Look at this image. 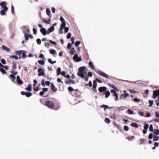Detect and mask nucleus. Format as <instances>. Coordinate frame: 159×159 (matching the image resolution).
<instances>
[{"label":"nucleus","instance_id":"nucleus-57","mask_svg":"<svg viewBox=\"0 0 159 159\" xmlns=\"http://www.w3.org/2000/svg\"><path fill=\"white\" fill-rule=\"evenodd\" d=\"M153 101H151V100H149V106L151 107L153 105Z\"/></svg>","mask_w":159,"mask_h":159},{"label":"nucleus","instance_id":"nucleus-38","mask_svg":"<svg viewBox=\"0 0 159 159\" xmlns=\"http://www.w3.org/2000/svg\"><path fill=\"white\" fill-rule=\"evenodd\" d=\"M140 141V144L141 145L145 141L146 139H139Z\"/></svg>","mask_w":159,"mask_h":159},{"label":"nucleus","instance_id":"nucleus-43","mask_svg":"<svg viewBox=\"0 0 159 159\" xmlns=\"http://www.w3.org/2000/svg\"><path fill=\"white\" fill-rule=\"evenodd\" d=\"M153 139L154 140L157 141L159 139V137L157 136H153Z\"/></svg>","mask_w":159,"mask_h":159},{"label":"nucleus","instance_id":"nucleus-51","mask_svg":"<svg viewBox=\"0 0 159 159\" xmlns=\"http://www.w3.org/2000/svg\"><path fill=\"white\" fill-rule=\"evenodd\" d=\"M5 2H4L2 1L0 3V6H2V7L5 6Z\"/></svg>","mask_w":159,"mask_h":159},{"label":"nucleus","instance_id":"nucleus-48","mask_svg":"<svg viewBox=\"0 0 159 159\" xmlns=\"http://www.w3.org/2000/svg\"><path fill=\"white\" fill-rule=\"evenodd\" d=\"M148 127H149L148 124H145V125L144 126V129H145L147 130L148 129Z\"/></svg>","mask_w":159,"mask_h":159},{"label":"nucleus","instance_id":"nucleus-64","mask_svg":"<svg viewBox=\"0 0 159 159\" xmlns=\"http://www.w3.org/2000/svg\"><path fill=\"white\" fill-rule=\"evenodd\" d=\"M155 116L156 117L159 118V114L157 111L155 112Z\"/></svg>","mask_w":159,"mask_h":159},{"label":"nucleus","instance_id":"nucleus-33","mask_svg":"<svg viewBox=\"0 0 159 159\" xmlns=\"http://www.w3.org/2000/svg\"><path fill=\"white\" fill-rule=\"evenodd\" d=\"M48 62L49 63H50L51 64H53L55 63H56V61H53L51 59H48Z\"/></svg>","mask_w":159,"mask_h":159},{"label":"nucleus","instance_id":"nucleus-1","mask_svg":"<svg viewBox=\"0 0 159 159\" xmlns=\"http://www.w3.org/2000/svg\"><path fill=\"white\" fill-rule=\"evenodd\" d=\"M85 66H82L79 68L78 73V75L81 78H84L86 81H88L89 77L87 74L85 76Z\"/></svg>","mask_w":159,"mask_h":159},{"label":"nucleus","instance_id":"nucleus-50","mask_svg":"<svg viewBox=\"0 0 159 159\" xmlns=\"http://www.w3.org/2000/svg\"><path fill=\"white\" fill-rule=\"evenodd\" d=\"M127 111L129 114H132L133 113V111L130 109H129L127 110Z\"/></svg>","mask_w":159,"mask_h":159},{"label":"nucleus","instance_id":"nucleus-39","mask_svg":"<svg viewBox=\"0 0 159 159\" xmlns=\"http://www.w3.org/2000/svg\"><path fill=\"white\" fill-rule=\"evenodd\" d=\"M46 12L47 15L48 16H49L50 15V11L48 8H47L46 9Z\"/></svg>","mask_w":159,"mask_h":159},{"label":"nucleus","instance_id":"nucleus-37","mask_svg":"<svg viewBox=\"0 0 159 159\" xmlns=\"http://www.w3.org/2000/svg\"><path fill=\"white\" fill-rule=\"evenodd\" d=\"M61 69L60 67H59L58 68V69L57 70V75H59L61 74Z\"/></svg>","mask_w":159,"mask_h":159},{"label":"nucleus","instance_id":"nucleus-29","mask_svg":"<svg viewBox=\"0 0 159 159\" xmlns=\"http://www.w3.org/2000/svg\"><path fill=\"white\" fill-rule=\"evenodd\" d=\"M124 92L125 93L122 94V96L124 97V98H125L128 96L129 95V94L128 93H126V91H124Z\"/></svg>","mask_w":159,"mask_h":159},{"label":"nucleus","instance_id":"nucleus-34","mask_svg":"<svg viewBox=\"0 0 159 159\" xmlns=\"http://www.w3.org/2000/svg\"><path fill=\"white\" fill-rule=\"evenodd\" d=\"M153 131L154 134L156 135L159 134V129H154Z\"/></svg>","mask_w":159,"mask_h":159},{"label":"nucleus","instance_id":"nucleus-13","mask_svg":"<svg viewBox=\"0 0 159 159\" xmlns=\"http://www.w3.org/2000/svg\"><path fill=\"white\" fill-rule=\"evenodd\" d=\"M22 52V50L16 51H15V54L19 56V57H18L19 59H20L21 58V54Z\"/></svg>","mask_w":159,"mask_h":159},{"label":"nucleus","instance_id":"nucleus-18","mask_svg":"<svg viewBox=\"0 0 159 159\" xmlns=\"http://www.w3.org/2000/svg\"><path fill=\"white\" fill-rule=\"evenodd\" d=\"M16 62L14 61L12 62V68L13 70H14L16 69L17 67L16 66Z\"/></svg>","mask_w":159,"mask_h":159},{"label":"nucleus","instance_id":"nucleus-52","mask_svg":"<svg viewBox=\"0 0 159 159\" xmlns=\"http://www.w3.org/2000/svg\"><path fill=\"white\" fill-rule=\"evenodd\" d=\"M49 42L52 44H53L55 45H57V43L56 42H54L51 40H50L49 41Z\"/></svg>","mask_w":159,"mask_h":159},{"label":"nucleus","instance_id":"nucleus-9","mask_svg":"<svg viewBox=\"0 0 159 159\" xmlns=\"http://www.w3.org/2000/svg\"><path fill=\"white\" fill-rule=\"evenodd\" d=\"M2 7L3 9L1 10L0 11V13L2 15H4L6 13L5 11H7V10L8 8L6 6H4Z\"/></svg>","mask_w":159,"mask_h":159},{"label":"nucleus","instance_id":"nucleus-14","mask_svg":"<svg viewBox=\"0 0 159 159\" xmlns=\"http://www.w3.org/2000/svg\"><path fill=\"white\" fill-rule=\"evenodd\" d=\"M60 20H61L62 22V24L61 25H62V26H66V23L65 21L62 16H61L60 17Z\"/></svg>","mask_w":159,"mask_h":159},{"label":"nucleus","instance_id":"nucleus-47","mask_svg":"<svg viewBox=\"0 0 159 159\" xmlns=\"http://www.w3.org/2000/svg\"><path fill=\"white\" fill-rule=\"evenodd\" d=\"M10 58H14L15 59L17 60L18 59V57L16 56H11L10 57Z\"/></svg>","mask_w":159,"mask_h":159},{"label":"nucleus","instance_id":"nucleus-60","mask_svg":"<svg viewBox=\"0 0 159 159\" xmlns=\"http://www.w3.org/2000/svg\"><path fill=\"white\" fill-rule=\"evenodd\" d=\"M134 101L135 102H139L140 101V99L137 98H134Z\"/></svg>","mask_w":159,"mask_h":159},{"label":"nucleus","instance_id":"nucleus-11","mask_svg":"<svg viewBox=\"0 0 159 159\" xmlns=\"http://www.w3.org/2000/svg\"><path fill=\"white\" fill-rule=\"evenodd\" d=\"M107 89V88L106 87L103 86L99 88L98 91L100 92H105Z\"/></svg>","mask_w":159,"mask_h":159},{"label":"nucleus","instance_id":"nucleus-5","mask_svg":"<svg viewBox=\"0 0 159 159\" xmlns=\"http://www.w3.org/2000/svg\"><path fill=\"white\" fill-rule=\"evenodd\" d=\"M73 59L74 61H76V62H79L82 60V58L80 57H78V55L75 54L73 57Z\"/></svg>","mask_w":159,"mask_h":159},{"label":"nucleus","instance_id":"nucleus-2","mask_svg":"<svg viewBox=\"0 0 159 159\" xmlns=\"http://www.w3.org/2000/svg\"><path fill=\"white\" fill-rule=\"evenodd\" d=\"M45 105L51 109L57 110L59 108V106H57L56 107L54 104L52 102H51L49 100L45 102Z\"/></svg>","mask_w":159,"mask_h":159},{"label":"nucleus","instance_id":"nucleus-28","mask_svg":"<svg viewBox=\"0 0 159 159\" xmlns=\"http://www.w3.org/2000/svg\"><path fill=\"white\" fill-rule=\"evenodd\" d=\"M26 89L29 91H31L32 90V86L31 84H29L28 85L27 88H26Z\"/></svg>","mask_w":159,"mask_h":159},{"label":"nucleus","instance_id":"nucleus-56","mask_svg":"<svg viewBox=\"0 0 159 159\" xmlns=\"http://www.w3.org/2000/svg\"><path fill=\"white\" fill-rule=\"evenodd\" d=\"M51 82L49 81H46L45 82V85L48 86H49Z\"/></svg>","mask_w":159,"mask_h":159},{"label":"nucleus","instance_id":"nucleus-62","mask_svg":"<svg viewBox=\"0 0 159 159\" xmlns=\"http://www.w3.org/2000/svg\"><path fill=\"white\" fill-rule=\"evenodd\" d=\"M71 46H72V45H71V44H70V43H69L68 44L67 47L68 49H70L71 48Z\"/></svg>","mask_w":159,"mask_h":159},{"label":"nucleus","instance_id":"nucleus-61","mask_svg":"<svg viewBox=\"0 0 159 159\" xmlns=\"http://www.w3.org/2000/svg\"><path fill=\"white\" fill-rule=\"evenodd\" d=\"M1 62L3 64H6V61L4 59H2L1 60Z\"/></svg>","mask_w":159,"mask_h":159},{"label":"nucleus","instance_id":"nucleus-7","mask_svg":"<svg viewBox=\"0 0 159 159\" xmlns=\"http://www.w3.org/2000/svg\"><path fill=\"white\" fill-rule=\"evenodd\" d=\"M11 73H12L13 74H11L10 77L13 80H14L16 79V77L14 75H16L17 74V72L15 70H13L11 71Z\"/></svg>","mask_w":159,"mask_h":159},{"label":"nucleus","instance_id":"nucleus-45","mask_svg":"<svg viewBox=\"0 0 159 159\" xmlns=\"http://www.w3.org/2000/svg\"><path fill=\"white\" fill-rule=\"evenodd\" d=\"M124 129L125 131H128L129 129V128L128 126L125 125L124 127Z\"/></svg>","mask_w":159,"mask_h":159},{"label":"nucleus","instance_id":"nucleus-12","mask_svg":"<svg viewBox=\"0 0 159 159\" xmlns=\"http://www.w3.org/2000/svg\"><path fill=\"white\" fill-rule=\"evenodd\" d=\"M40 32L44 35H45L47 34V31H46L45 28H42L40 30Z\"/></svg>","mask_w":159,"mask_h":159},{"label":"nucleus","instance_id":"nucleus-55","mask_svg":"<svg viewBox=\"0 0 159 159\" xmlns=\"http://www.w3.org/2000/svg\"><path fill=\"white\" fill-rule=\"evenodd\" d=\"M68 90L70 92H72L74 91V89L71 87H69L68 88Z\"/></svg>","mask_w":159,"mask_h":159},{"label":"nucleus","instance_id":"nucleus-41","mask_svg":"<svg viewBox=\"0 0 159 159\" xmlns=\"http://www.w3.org/2000/svg\"><path fill=\"white\" fill-rule=\"evenodd\" d=\"M21 55H22V57L23 58L26 57V53H25V51H22V52Z\"/></svg>","mask_w":159,"mask_h":159},{"label":"nucleus","instance_id":"nucleus-6","mask_svg":"<svg viewBox=\"0 0 159 159\" xmlns=\"http://www.w3.org/2000/svg\"><path fill=\"white\" fill-rule=\"evenodd\" d=\"M159 96V89H157L153 91V94L152 97L154 99H155L157 98V97Z\"/></svg>","mask_w":159,"mask_h":159},{"label":"nucleus","instance_id":"nucleus-46","mask_svg":"<svg viewBox=\"0 0 159 159\" xmlns=\"http://www.w3.org/2000/svg\"><path fill=\"white\" fill-rule=\"evenodd\" d=\"M11 11L12 13L13 14H14V6L12 5L11 7Z\"/></svg>","mask_w":159,"mask_h":159},{"label":"nucleus","instance_id":"nucleus-16","mask_svg":"<svg viewBox=\"0 0 159 159\" xmlns=\"http://www.w3.org/2000/svg\"><path fill=\"white\" fill-rule=\"evenodd\" d=\"M51 90L53 91V92H56L57 90V89L55 88L54 84L52 83L51 85Z\"/></svg>","mask_w":159,"mask_h":159},{"label":"nucleus","instance_id":"nucleus-19","mask_svg":"<svg viewBox=\"0 0 159 159\" xmlns=\"http://www.w3.org/2000/svg\"><path fill=\"white\" fill-rule=\"evenodd\" d=\"M100 107L101 108H104V110H105L106 109L111 108V109L112 108L111 107H108V106L105 105H101Z\"/></svg>","mask_w":159,"mask_h":159},{"label":"nucleus","instance_id":"nucleus-54","mask_svg":"<svg viewBox=\"0 0 159 159\" xmlns=\"http://www.w3.org/2000/svg\"><path fill=\"white\" fill-rule=\"evenodd\" d=\"M81 42L80 41H77L75 43V45L76 46H78L80 43Z\"/></svg>","mask_w":159,"mask_h":159},{"label":"nucleus","instance_id":"nucleus-24","mask_svg":"<svg viewBox=\"0 0 159 159\" xmlns=\"http://www.w3.org/2000/svg\"><path fill=\"white\" fill-rule=\"evenodd\" d=\"M50 53L53 55L56 54H57V52L56 51L53 49H51L49 50Z\"/></svg>","mask_w":159,"mask_h":159},{"label":"nucleus","instance_id":"nucleus-42","mask_svg":"<svg viewBox=\"0 0 159 159\" xmlns=\"http://www.w3.org/2000/svg\"><path fill=\"white\" fill-rule=\"evenodd\" d=\"M126 109L125 107H120L118 108V109L119 110H123Z\"/></svg>","mask_w":159,"mask_h":159},{"label":"nucleus","instance_id":"nucleus-58","mask_svg":"<svg viewBox=\"0 0 159 159\" xmlns=\"http://www.w3.org/2000/svg\"><path fill=\"white\" fill-rule=\"evenodd\" d=\"M110 117L112 119L115 120L116 119V116L115 115L113 114L111 115V116H110Z\"/></svg>","mask_w":159,"mask_h":159},{"label":"nucleus","instance_id":"nucleus-63","mask_svg":"<svg viewBox=\"0 0 159 159\" xmlns=\"http://www.w3.org/2000/svg\"><path fill=\"white\" fill-rule=\"evenodd\" d=\"M93 73L92 72H89L88 73V76L90 77H91L92 76H93Z\"/></svg>","mask_w":159,"mask_h":159},{"label":"nucleus","instance_id":"nucleus-59","mask_svg":"<svg viewBox=\"0 0 159 159\" xmlns=\"http://www.w3.org/2000/svg\"><path fill=\"white\" fill-rule=\"evenodd\" d=\"M71 34L70 33H69L67 35V39H70L71 37Z\"/></svg>","mask_w":159,"mask_h":159},{"label":"nucleus","instance_id":"nucleus-32","mask_svg":"<svg viewBox=\"0 0 159 159\" xmlns=\"http://www.w3.org/2000/svg\"><path fill=\"white\" fill-rule=\"evenodd\" d=\"M97 86V83L95 80H94L93 81V86L92 89L93 88H96Z\"/></svg>","mask_w":159,"mask_h":159},{"label":"nucleus","instance_id":"nucleus-8","mask_svg":"<svg viewBox=\"0 0 159 159\" xmlns=\"http://www.w3.org/2000/svg\"><path fill=\"white\" fill-rule=\"evenodd\" d=\"M111 93H113V95L116 97L115 100L117 101L118 99V94L116 93V91L114 89H111Z\"/></svg>","mask_w":159,"mask_h":159},{"label":"nucleus","instance_id":"nucleus-23","mask_svg":"<svg viewBox=\"0 0 159 159\" xmlns=\"http://www.w3.org/2000/svg\"><path fill=\"white\" fill-rule=\"evenodd\" d=\"M104 94L105 95V97L106 98H108L110 94V92L109 91H106Z\"/></svg>","mask_w":159,"mask_h":159},{"label":"nucleus","instance_id":"nucleus-53","mask_svg":"<svg viewBox=\"0 0 159 159\" xmlns=\"http://www.w3.org/2000/svg\"><path fill=\"white\" fill-rule=\"evenodd\" d=\"M36 41L38 44L39 45H40L41 43V40L40 39H38L36 40Z\"/></svg>","mask_w":159,"mask_h":159},{"label":"nucleus","instance_id":"nucleus-20","mask_svg":"<svg viewBox=\"0 0 159 159\" xmlns=\"http://www.w3.org/2000/svg\"><path fill=\"white\" fill-rule=\"evenodd\" d=\"M66 26H62V25H61V27L59 30V33L60 34H62L63 33V30L65 28Z\"/></svg>","mask_w":159,"mask_h":159},{"label":"nucleus","instance_id":"nucleus-3","mask_svg":"<svg viewBox=\"0 0 159 159\" xmlns=\"http://www.w3.org/2000/svg\"><path fill=\"white\" fill-rule=\"evenodd\" d=\"M38 71L39 72L38 74V75L39 76H43L44 77H45V74L44 71V70L42 69L41 68H39L38 69Z\"/></svg>","mask_w":159,"mask_h":159},{"label":"nucleus","instance_id":"nucleus-49","mask_svg":"<svg viewBox=\"0 0 159 159\" xmlns=\"http://www.w3.org/2000/svg\"><path fill=\"white\" fill-rule=\"evenodd\" d=\"M149 130L151 132H152L153 131V127L152 125L151 124L150 125Z\"/></svg>","mask_w":159,"mask_h":159},{"label":"nucleus","instance_id":"nucleus-26","mask_svg":"<svg viewBox=\"0 0 159 159\" xmlns=\"http://www.w3.org/2000/svg\"><path fill=\"white\" fill-rule=\"evenodd\" d=\"M131 125L132 126L136 128H138L139 127L138 124L136 123H132Z\"/></svg>","mask_w":159,"mask_h":159},{"label":"nucleus","instance_id":"nucleus-36","mask_svg":"<svg viewBox=\"0 0 159 159\" xmlns=\"http://www.w3.org/2000/svg\"><path fill=\"white\" fill-rule=\"evenodd\" d=\"M32 95V93L30 92H26L25 95L27 97H29Z\"/></svg>","mask_w":159,"mask_h":159},{"label":"nucleus","instance_id":"nucleus-25","mask_svg":"<svg viewBox=\"0 0 159 159\" xmlns=\"http://www.w3.org/2000/svg\"><path fill=\"white\" fill-rule=\"evenodd\" d=\"M75 52V50L74 48H72L70 51V54L71 55H73Z\"/></svg>","mask_w":159,"mask_h":159},{"label":"nucleus","instance_id":"nucleus-21","mask_svg":"<svg viewBox=\"0 0 159 159\" xmlns=\"http://www.w3.org/2000/svg\"><path fill=\"white\" fill-rule=\"evenodd\" d=\"M42 20L43 22L47 24H50L51 21V20L50 19H49L48 20H46L44 19H43Z\"/></svg>","mask_w":159,"mask_h":159},{"label":"nucleus","instance_id":"nucleus-4","mask_svg":"<svg viewBox=\"0 0 159 159\" xmlns=\"http://www.w3.org/2000/svg\"><path fill=\"white\" fill-rule=\"evenodd\" d=\"M96 72L99 75L103 77H104L106 78H109V76L107 75L106 74L103 72L99 70H98L96 71Z\"/></svg>","mask_w":159,"mask_h":159},{"label":"nucleus","instance_id":"nucleus-27","mask_svg":"<svg viewBox=\"0 0 159 159\" xmlns=\"http://www.w3.org/2000/svg\"><path fill=\"white\" fill-rule=\"evenodd\" d=\"M114 125L116 126L120 130L121 129V127L120 126V125L117 124L116 123H114Z\"/></svg>","mask_w":159,"mask_h":159},{"label":"nucleus","instance_id":"nucleus-15","mask_svg":"<svg viewBox=\"0 0 159 159\" xmlns=\"http://www.w3.org/2000/svg\"><path fill=\"white\" fill-rule=\"evenodd\" d=\"M16 81L17 83L20 85L22 84L23 83V81L20 80L19 76H17L16 77Z\"/></svg>","mask_w":159,"mask_h":159},{"label":"nucleus","instance_id":"nucleus-17","mask_svg":"<svg viewBox=\"0 0 159 159\" xmlns=\"http://www.w3.org/2000/svg\"><path fill=\"white\" fill-rule=\"evenodd\" d=\"M54 30V27L53 26H51L48 29L47 34L53 31Z\"/></svg>","mask_w":159,"mask_h":159},{"label":"nucleus","instance_id":"nucleus-30","mask_svg":"<svg viewBox=\"0 0 159 159\" xmlns=\"http://www.w3.org/2000/svg\"><path fill=\"white\" fill-rule=\"evenodd\" d=\"M89 66L92 68V69L94 70V67L93 65V62L91 61H90L89 62Z\"/></svg>","mask_w":159,"mask_h":159},{"label":"nucleus","instance_id":"nucleus-22","mask_svg":"<svg viewBox=\"0 0 159 159\" xmlns=\"http://www.w3.org/2000/svg\"><path fill=\"white\" fill-rule=\"evenodd\" d=\"M2 49L3 50H6L7 52H9L10 51L9 48L4 45H3L2 46Z\"/></svg>","mask_w":159,"mask_h":159},{"label":"nucleus","instance_id":"nucleus-31","mask_svg":"<svg viewBox=\"0 0 159 159\" xmlns=\"http://www.w3.org/2000/svg\"><path fill=\"white\" fill-rule=\"evenodd\" d=\"M68 83L69 84H75V82L74 80H70V81H67L66 82V84H67Z\"/></svg>","mask_w":159,"mask_h":159},{"label":"nucleus","instance_id":"nucleus-44","mask_svg":"<svg viewBox=\"0 0 159 159\" xmlns=\"http://www.w3.org/2000/svg\"><path fill=\"white\" fill-rule=\"evenodd\" d=\"M0 71L3 74H6V73L5 70L2 68H0Z\"/></svg>","mask_w":159,"mask_h":159},{"label":"nucleus","instance_id":"nucleus-40","mask_svg":"<svg viewBox=\"0 0 159 159\" xmlns=\"http://www.w3.org/2000/svg\"><path fill=\"white\" fill-rule=\"evenodd\" d=\"M104 120H105V122L107 124L109 123L110 122V120L109 119V118H106Z\"/></svg>","mask_w":159,"mask_h":159},{"label":"nucleus","instance_id":"nucleus-10","mask_svg":"<svg viewBox=\"0 0 159 159\" xmlns=\"http://www.w3.org/2000/svg\"><path fill=\"white\" fill-rule=\"evenodd\" d=\"M25 39L26 40H28L29 38L31 39H32L33 38V36L31 34H29L28 33H26L25 34Z\"/></svg>","mask_w":159,"mask_h":159},{"label":"nucleus","instance_id":"nucleus-35","mask_svg":"<svg viewBox=\"0 0 159 159\" xmlns=\"http://www.w3.org/2000/svg\"><path fill=\"white\" fill-rule=\"evenodd\" d=\"M38 63L42 65H43L45 64L44 61L43 60H39L38 61Z\"/></svg>","mask_w":159,"mask_h":159}]
</instances>
